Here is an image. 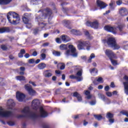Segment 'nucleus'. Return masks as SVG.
<instances>
[{"instance_id":"nucleus-6","label":"nucleus","mask_w":128,"mask_h":128,"mask_svg":"<svg viewBox=\"0 0 128 128\" xmlns=\"http://www.w3.org/2000/svg\"><path fill=\"white\" fill-rule=\"evenodd\" d=\"M78 72L76 74V75L74 76L72 74L70 76V78L71 80H76L78 82H82V69L80 67L77 68Z\"/></svg>"},{"instance_id":"nucleus-59","label":"nucleus","mask_w":128,"mask_h":128,"mask_svg":"<svg viewBox=\"0 0 128 128\" xmlns=\"http://www.w3.org/2000/svg\"><path fill=\"white\" fill-rule=\"evenodd\" d=\"M26 26L27 28H32V24L27 23Z\"/></svg>"},{"instance_id":"nucleus-50","label":"nucleus","mask_w":128,"mask_h":128,"mask_svg":"<svg viewBox=\"0 0 128 128\" xmlns=\"http://www.w3.org/2000/svg\"><path fill=\"white\" fill-rule=\"evenodd\" d=\"M104 90L106 92H108V90H110V86H105Z\"/></svg>"},{"instance_id":"nucleus-56","label":"nucleus","mask_w":128,"mask_h":128,"mask_svg":"<svg viewBox=\"0 0 128 128\" xmlns=\"http://www.w3.org/2000/svg\"><path fill=\"white\" fill-rule=\"evenodd\" d=\"M20 52L23 54H26V50H24V49H22Z\"/></svg>"},{"instance_id":"nucleus-49","label":"nucleus","mask_w":128,"mask_h":128,"mask_svg":"<svg viewBox=\"0 0 128 128\" xmlns=\"http://www.w3.org/2000/svg\"><path fill=\"white\" fill-rule=\"evenodd\" d=\"M127 113L128 111L126 110H122L120 112V114H123L124 116H126V114Z\"/></svg>"},{"instance_id":"nucleus-14","label":"nucleus","mask_w":128,"mask_h":128,"mask_svg":"<svg viewBox=\"0 0 128 128\" xmlns=\"http://www.w3.org/2000/svg\"><path fill=\"white\" fill-rule=\"evenodd\" d=\"M16 98L18 102H23L24 98H26V95L22 92H17L16 93Z\"/></svg>"},{"instance_id":"nucleus-18","label":"nucleus","mask_w":128,"mask_h":128,"mask_svg":"<svg viewBox=\"0 0 128 128\" xmlns=\"http://www.w3.org/2000/svg\"><path fill=\"white\" fill-rule=\"evenodd\" d=\"M10 32V29L8 27H3L0 28V34H4V32Z\"/></svg>"},{"instance_id":"nucleus-36","label":"nucleus","mask_w":128,"mask_h":128,"mask_svg":"<svg viewBox=\"0 0 128 128\" xmlns=\"http://www.w3.org/2000/svg\"><path fill=\"white\" fill-rule=\"evenodd\" d=\"M114 0H111L109 6H110V8L112 10H114Z\"/></svg>"},{"instance_id":"nucleus-31","label":"nucleus","mask_w":128,"mask_h":128,"mask_svg":"<svg viewBox=\"0 0 128 128\" xmlns=\"http://www.w3.org/2000/svg\"><path fill=\"white\" fill-rule=\"evenodd\" d=\"M106 118H114V114L110 112H108L106 115Z\"/></svg>"},{"instance_id":"nucleus-20","label":"nucleus","mask_w":128,"mask_h":128,"mask_svg":"<svg viewBox=\"0 0 128 128\" xmlns=\"http://www.w3.org/2000/svg\"><path fill=\"white\" fill-rule=\"evenodd\" d=\"M12 0H0V6H6L10 3Z\"/></svg>"},{"instance_id":"nucleus-13","label":"nucleus","mask_w":128,"mask_h":128,"mask_svg":"<svg viewBox=\"0 0 128 128\" xmlns=\"http://www.w3.org/2000/svg\"><path fill=\"white\" fill-rule=\"evenodd\" d=\"M124 78L126 80L125 82H123L124 92L127 96H128V76H125L124 77Z\"/></svg>"},{"instance_id":"nucleus-63","label":"nucleus","mask_w":128,"mask_h":128,"mask_svg":"<svg viewBox=\"0 0 128 128\" xmlns=\"http://www.w3.org/2000/svg\"><path fill=\"white\" fill-rule=\"evenodd\" d=\"M9 58L10 60H14V56L12 55H10L9 56Z\"/></svg>"},{"instance_id":"nucleus-60","label":"nucleus","mask_w":128,"mask_h":128,"mask_svg":"<svg viewBox=\"0 0 128 128\" xmlns=\"http://www.w3.org/2000/svg\"><path fill=\"white\" fill-rule=\"evenodd\" d=\"M84 92H85V94H86V96H88L90 94V92L88 90Z\"/></svg>"},{"instance_id":"nucleus-8","label":"nucleus","mask_w":128,"mask_h":128,"mask_svg":"<svg viewBox=\"0 0 128 128\" xmlns=\"http://www.w3.org/2000/svg\"><path fill=\"white\" fill-rule=\"evenodd\" d=\"M12 113L11 111H6L4 110L2 107H0V116L3 118H8L12 116Z\"/></svg>"},{"instance_id":"nucleus-52","label":"nucleus","mask_w":128,"mask_h":128,"mask_svg":"<svg viewBox=\"0 0 128 128\" xmlns=\"http://www.w3.org/2000/svg\"><path fill=\"white\" fill-rule=\"evenodd\" d=\"M39 25H40L41 26H42V28H44V26H46V24L44 23V22H40L38 23Z\"/></svg>"},{"instance_id":"nucleus-22","label":"nucleus","mask_w":128,"mask_h":128,"mask_svg":"<svg viewBox=\"0 0 128 128\" xmlns=\"http://www.w3.org/2000/svg\"><path fill=\"white\" fill-rule=\"evenodd\" d=\"M44 76L46 78H50V76H52V72H50V70H47L44 72Z\"/></svg>"},{"instance_id":"nucleus-46","label":"nucleus","mask_w":128,"mask_h":128,"mask_svg":"<svg viewBox=\"0 0 128 128\" xmlns=\"http://www.w3.org/2000/svg\"><path fill=\"white\" fill-rule=\"evenodd\" d=\"M106 94L107 96H109V98H110V96H112V92H106Z\"/></svg>"},{"instance_id":"nucleus-61","label":"nucleus","mask_w":128,"mask_h":128,"mask_svg":"<svg viewBox=\"0 0 128 128\" xmlns=\"http://www.w3.org/2000/svg\"><path fill=\"white\" fill-rule=\"evenodd\" d=\"M24 58H30V54H26L24 56Z\"/></svg>"},{"instance_id":"nucleus-45","label":"nucleus","mask_w":128,"mask_h":128,"mask_svg":"<svg viewBox=\"0 0 128 128\" xmlns=\"http://www.w3.org/2000/svg\"><path fill=\"white\" fill-rule=\"evenodd\" d=\"M66 68V64H62V66L60 67V70H64Z\"/></svg>"},{"instance_id":"nucleus-7","label":"nucleus","mask_w":128,"mask_h":128,"mask_svg":"<svg viewBox=\"0 0 128 128\" xmlns=\"http://www.w3.org/2000/svg\"><path fill=\"white\" fill-rule=\"evenodd\" d=\"M92 46V45L90 44V42L88 41H82L78 45V50H86L84 48H86V50H90V48Z\"/></svg>"},{"instance_id":"nucleus-62","label":"nucleus","mask_w":128,"mask_h":128,"mask_svg":"<svg viewBox=\"0 0 128 128\" xmlns=\"http://www.w3.org/2000/svg\"><path fill=\"white\" fill-rule=\"evenodd\" d=\"M18 56L19 58H23L24 57V54H22L20 52L18 54Z\"/></svg>"},{"instance_id":"nucleus-40","label":"nucleus","mask_w":128,"mask_h":128,"mask_svg":"<svg viewBox=\"0 0 128 128\" xmlns=\"http://www.w3.org/2000/svg\"><path fill=\"white\" fill-rule=\"evenodd\" d=\"M97 82H100V84H102V82H104V80L102 79V77H99L97 80H96Z\"/></svg>"},{"instance_id":"nucleus-19","label":"nucleus","mask_w":128,"mask_h":128,"mask_svg":"<svg viewBox=\"0 0 128 128\" xmlns=\"http://www.w3.org/2000/svg\"><path fill=\"white\" fill-rule=\"evenodd\" d=\"M73 96H74L75 98H76L78 102H82V96H80L78 92H74L73 94Z\"/></svg>"},{"instance_id":"nucleus-32","label":"nucleus","mask_w":128,"mask_h":128,"mask_svg":"<svg viewBox=\"0 0 128 128\" xmlns=\"http://www.w3.org/2000/svg\"><path fill=\"white\" fill-rule=\"evenodd\" d=\"M98 96L99 98H101V100H104V101L106 100V97L104 96V95L100 93H99V94H98Z\"/></svg>"},{"instance_id":"nucleus-30","label":"nucleus","mask_w":128,"mask_h":128,"mask_svg":"<svg viewBox=\"0 0 128 128\" xmlns=\"http://www.w3.org/2000/svg\"><path fill=\"white\" fill-rule=\"evenodd\" d=\"M114 58H110V60L113 66H116V64H118V61L114 60Z\"/></svg>"},{"instance_id":"nucleus-39","label":"nucleus","mask_w":128,"mask_h":128,"mask_svg":"<svg viewBox=\"0 0 128 128\" xmlns=\"http://www.w3.org/2000/svg\"><path fill=\"white\" fill-rule=\"evenodd\" d=\"M40 56H41V60H44L46 59V54L44 53H42L40 54Z\"/></svg>"},{"instance_id":"nucleus-9","label":"nucleus","mask_w":128,"mask_h":128,"mask_svg":"<svg viewBox=\"0 0 128 128\" xmlns=\"http://www.w3.org/2000/svg\"><path fill=\"white\" fill-rule=\"evenodd\" d=\"M86 25L88 26H90L91 28H98V26H100V24H98V20H96L93 22L88 21L86 22Z\"/></svg>"},{"instance_id":"nucleus-16","label":"nucleus","mask_w":128,"mask_h":128,"mask_svg":"<svg viewBox=\"0 0 128 128\" xmlns=\"http://www.w3.org/2000/svg\"><path fill=\"white\" fill-rule=\"evenodd\" d=\"M119 14L122 16H125L128 14V10L124 8H122L120 10Z\"/></svg>"},{"instance_id":"nucleus-26","label":"nucleus","mask_w":128,"mask_h":128,"mask_svg":"<svg viewBox=\"0 0 128 128\" xmlns=\"http://www.w3.org/2000/svg\"><path fill=\"white\" fill-rule=\"evenodd\" d=\"M60 50H68V45L62 44L60 46Z\"/></svg>"},{"instance_id":"nucleus-4","label":"nucleus","mask_w":128,"mask_h":128,"mask_svg":"<svg viewBox=\"0 0 128 128\" xmlns=\"http://www.w3.org/2000/svg\"><path fill=\"white\" fill-rule=\"evenodd\" d=\"M107 44L110 48H112L113 50H120V46L116 43V39L114 38H108Z\"/></svg>"},{"instance_id":"nucleus-35","label":"nucleus","mask_w":128,"mask_h":128,"mask_svg":"<svg viewBox=\"0 0 128 128\" xmlns=\"http://www.w3.org/2000/svg\"><path fill=\"white\" fill-rule=\"evenodd\" d=\"M124 24H120L117 27V28H118L120 32H122L124 30Z\"/></svg>"},{"instance_id":"nucleus-44","label":"nucleus","mask_w":128,"mask_h":128,"mask_svg":"<svg viewBox=\"0 0 128 128\" xmlns=\"http://www.w3.org/2000/svg\"><path fill=\"white\" fill-rule=\"evenodd\" d=\"M1 48H2L3 50H8V47H6V46L5 45H2L1 46Z\"/></svg>"},{"instance_id":"nucleus-57","label":"nucleus","mask_w":128,"mask_h":128,"mask_svg":"<svg viewBox=\"0 0 128 128\" xmlns=\"http://www.w3.org/2000/svg\"><path fill=\"white\" fill-rule=\"evenodd\" d=\"M98 90H102L104 86L102 85H99L98 87Z\"/></svg>"},{"instance_id":"nucleus-53","label":"nucleus","mask_w":128,"mask_h":128,"mask_svg":"<svg viewBox=\"0 0 128 128\" xmlns=\"http://www.w3.org/2000/svg\"><path fill=\"white\" fill-rule=\"evenodd\" d=\"M50 46V42H45L42 44L43 46Z\"/></svg>"},{"instance_id":"nucleus-48","label":"nucleus","mask_w":128,"mask_h":128,"mask_svg":"<svg viewBox=\"0 0 128 128\" xmlns=\"http://www.w3.org/2000/svg\"><path fill=\"white\" fill-rule=\"evenodd\" d=\"M56 42H57V44H62V40H60V38H56Z\"/></svg>"},{"instance_id":"nucleus-2","label":"nucleus","mask_w":128,"mask_h":128,"mask_svg":"<svg viewBox=\"0 0 128 128\" xmlns=\"http://www.w3.org/2000/svg\"><path fill=\"white\" fill-rule=\"evenodd\" d=\"M38 12H42V16H38L36 19V22H42L44 18H46L48 16V20L52 18V12L50 8H46L44 10H40Z\"/></svg>"},{"instance_id":"nucleus-42","label":"nucleus","mask_w":128,"mask_h":128,"mask_svg":"<svg viewBox=\"0 0 128 128\" xmlns=\"http://www.w3.org/2000/svg\"><path fill=\"white\" fill-rule=\"evenodd\" d=\"M40 32V30H38V28H35L33 32V34H38V32Z\"/></svg>"},{"instance_id":"nucleus-3","label":"nucleus","mask_w":128,"mask_h":128,"mask_svg":"<svg viewBox=\"0 0 128 128\" xmlns=\"http://www.w3.org/2000/svg\"><path fill=\"white\" fill-rule=\"evenodd\" d=\"M7 18L12 24H20V18L18 13L14 12H10L7 14Z\"/></svg>"},{"instance_id":"nucleus-47","label":"nucleus","mask_w":128,"mask_h":128,"mask_svg":"<svg viewBox=\"0 0 128 128\" xmlns=\"http://www.w3.org/2000/svg\"><path fill=\"white\" fill-rule=\"evenodd\" d=\"M116 4H118V6H120V4H122V0H118L116 2Z\"/></svg>"},{"instance_id":"nucleus-34","label":"nucleus","mask_w":128,"mask_h":128,"mask_svg":"<svg viewBox=\"0 0 128 128\" xmlns=\"http://www.w3.org/2000/svg\"><path fill=\"white\" fill-rule=\"evenodd\" d=\"M90 74H94V72H96V74H98V69L96 68L90 69Z\"/></svg>"},{"instance_id":"nucleus-58","label":"nucleus","mask_w":128,"mask_h":128,"mask_svg":"<svg viewBox=\"0 0 128 128\" xmlns=\"http://www.w3.org/2000/svg\"><path fill=\"white\" fill-rule=\"evenodd\" d=\"M80 118V115H76L73 116V118L74 120H77V118Z\"/></svg>"},{"instance_id":"nucleus-11","label":"nucleus","mask_w":128,"mask_h":128,"mask_svg":"<svg viewBox=\"0 0 128 128\" xmlns=\"http://www.w3.org/2000/svg\"><path fill=\"white\" fill-rule=\"evenodd\" d=\"M104 30H106V32H112L114 34H116V27L106 26L104 27Z\"/></svg>"},{"instance_id":"nucleus-23","label":"nucleus","mask_w":128,"mask_h":128,"mask_svg":"<svg viewBox=\"0 0 128 128\" xmlns=\"http://www.w3.org/2000/svg\"><path fill=\"white\" fill-rule=\"evenodd\" d=\"M22 20L24 24H28V14H25L24 16L22 18Z\"/></svg>"},{"instance_id":"nucleus-21","label":"nucleus","mask_w":128,"mask_h":128,"mask_svg":"<svg viewBox=\"0 0 128 128\" xmlns=\"http://www.w3.org/2000/svg\"><path fill=\"white\" fill-rule=\"evenodd\" d=\"M62 42H70V38L66 35H63L62 36Z\"/></svg>"},{"instance_id":"nucleus-25","label":"nucleus","mask_w":128,"mask_h":128,"mask_svg":"<svg viewBox=\"0 0 128 128\" xmlns=\"http://www.w3.org/2000/svg\"><path fill=\"white\" fill-rule=\"evenodd\" d=\"M71 32L73 34H75L76 36H80V32L78 30L72 29L71 30Z\"/></svg>"},{"instance_id":"nucleus-33","label":"nucleus","mask_w":128,"mask_h":128,"mask_svg":"<svg viewBox=\"0 0 128 128\" xmlns=\"http://www.w3.org/2000/svg\"><path fill=\"white\" fill-rule=\"evenodd\" d=\"M94 116L98 120H100L102 119V116L101 115H94Z\"/></svg>"},{"instance_id":"nucleus-17","label":"nucleus","mask_w":128,"mask_h":128,"mask_svg":"<svg viewBox=\"0 0 128 128\" xmlns=\"http://www.w3.org/2000/svg\"><path fill=\"white\" fill-rule=\"evenodd\" d=\"M96 3L98 6L101 10L104 8L106 6V4L100 0H97Z\"/></svg>"},{"instance_id":"nucleus-64","label":"nucleus","mask_w":128,"mask_h":128,"mask_svg":"<svg viewBox=\"0 0 128 128\" xmlns=\"http://www.w3.org/2000/svg\"><path fill=\"white\" fill-rule=\"evenodd\" d=\"M44 128H50V126L48 124L44 125Z\"/></svg>"},{"instance_id":"nucleus-43","label":"nucleus","mask_w":128,"mask_h":128,"mask_svg":"<svg viewBox=\"0 0 128 128\" xmlns=\"http://www.w3.org/2000/svg\"><path fill=\"white\" fill-rule=\"evenodd\" d=\"M108 120L110 124H114V119L112 118H109Z\"/></svg>"},{"instance_id":"nucleus-12","label":"nucleus","mask_w":128,"mask_h":128,"mask_svg":"<svg viewBox=\"0 0 128 128\" xmlns=\"http://www.w3.org/2000/svg\"><path fill=\"white\" fill-rule=\"evenodd\" d=\"M25 88L28 92V94H30V96H34V94H36V91L32 89V88L28 84H26L25 85Z\"/></svg>"},{"instance_id":"nucleus-38","label":"nucleus","mask_w":128,"mask_h":128,"mask_svg":"<svg viewBox=\"0 0 128 128\" xmlns=\"http://www.w3.org/2000/svg\"><path fill=\"white\" fill-rule=\"evenodd\" d=\"M64 26H69V24H70V20H64Z\"/></svg>"},{"instance_id":"nucleus-5","label":"nucleus","mask_w":128,"mask_h":128,"mask_svg":"<svg viewBox=\"0 0 128 128\" xmlns=\"http://www.w3.org/2000/svg\"><path fill=\"white\" fill-rule=\"evenodd\" d=\"M69 50H68L65 53L66 56H72L73 58H78V52L76 47H74L72 45L68 46Z\"/></svg>"},{"instance_id":"nucleus-29","label":"nucleus","mask_w":128,"mask_h":128,"mask_svg":"<svg viewBox=\"0 0 128 128\" xmlns=\"http://www.w3.org/2000/svg\"><path fill=\"white\" fill-rule=\"evenodd\" d=\"M17 80H26V77L22 76H16Z\"/></svg>"},{"instance_id":"nucleus-1","label":"nucleus","mask_w":128,"mask_h":128,"mask_svg":"<svg viewBox=\"0 0 128 128\" xmlns=\"http://www.w3.org/2000/svg\"><path fill=\"white\" fill-rule=\"evenodd\" d=\"M40 100L34 99L32 102V108L36 110L39 109V112H34L30 111V107L26 106L21 111L23 114L18 116V118H46L48 114V112L44 109L42 107H40Z\"/></svg>"},{"instance_id":"nucleus-27","label":"nucleus","mask_w":128,"mask_h":128,"mask_svg":"<svg viewBox=\"0 0 128 128\" xmlns=\"http://www.w3.org/2000/svg\"><path fill=\"white\" fill-rule=\"evenodd\" d=\"M96 58L94 54H92L88 60V62H92V58Z\"/></svg>"},{"instance_id":"nucleus-54","label":"nucleus","mask_w":128,"mask_h":128,"mask_svg":"<svg viewBox=\"0 0 128 128\" xmlns=\"http://www.w3.org/2000/svg\"><path fill=\"white\" fill-rule=\"evenodd\" d=\"M0 86H4V80L2 78H0Z\"/></svg>"},{"instance_id":"nucleus-10","label":"nucleus","mask_w":128,"mask_h":128,"mask_svg":"<svg viewBox=\"0 0 128 128\" xmlns=\"http://www.w3.org/2000/svg\"><path fill=\"white\" fill-rule=\"evenodd\" d=\"M105 54L106 56L109 58L110 59V58H118V57L116 56V54H114V52L110 50V49H107L106 52Z\"/></svg>"},{"instance_id":"nucleus-28","label":"nucleus","mask_w":128,"mask_h":128,"mask_svg":"<svg viewBox=\"0 0 128 128\" xmlns=\"http://www.w3.org/2000/svg\"><path fill=\"white\" fill-rule=\"evenodd\" d=\"M20 74L21 76H22L24 74V72L26 70V68H24V66H21L20 67Z\"/></svg>"},{"instance_id":"nucleus-41","label":"nucleus","mask_w":128,"mask_h":128,"mask_svg":"<svg viewBox=\"0 0 128 128\" xmlns=\"http://www.w3.org/2000/svg\"><path fill=\"white\" fill-rule=\"evenodd\" d=\"M8 124L10 126H14V122L12 121H9L8 122Z\"/></svg>"},{"instance_id":"nucleus-24","label":"nucleus","mask_w":128,"mask_h":128,"mask_svg":"<svg viewBox=\"0 0 128 128\" xmlns=\"http://www.w3.org/2000/svg\"><path fill=\"white\" fill-rule=\"evenodd\" d=\"M46 66V65L44 63H40L38 66V68L39 70H44V68Z\"/></svg>"},{"instance_id":"nucleus-51","label":"nucleus","mask_w":128,"mask_h":128,"mask_svg":"<svg viewBox=\"0 0 128 128\" xmlns=\"http://www.w3.org/2000/svg\"><path fill=\"white\" fill-rule=\"evenodd\" d=\"M28 62L29 64H34V59H30Z\"/></svg>"},{"instance_id":"nucleus-37","label":"nucleus","mask_w":128,"mask_h":128,"mask_svg":"<svg viewBox=\"0 0 128 128\" xmlns=\"http://www.w3.org/2000/svg\"><path fill=\"white\" fill-rule=\"evenodd\" d=\"M52 54L54 56H60V52H56V51H54L52 52Z\"/></svg>"},{"instance_id":"nucleus-15","label":"nucleus","mask_w":128,"mask_h":128,"mask_svg":"<svg viewBox=\"0 0 128 128\" xmlns=\"http://www.w3.org/2000/svg\"><path fill=\"white\" fill-rule=\"evenodd\" d=\"M7 104H8V108L9 110H12V108H14V106H16V103H14V100L10 99L8 100Z\"/></svg>"},{"instance_id":"nucleus-55","label":"nucleus","mask_w":128,"mask_h":128,"mask_svg":"<svg viewBox=\"0 0 128 128\" xmlns=\"http://www.w3.org/2000/svg\"><path fill=\"white\" fill-rule=\"evenodd\" d=\"M32 56H38V52H36V51H34V52H33Z\"/></svg>"}]
</instances>
